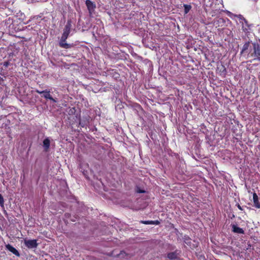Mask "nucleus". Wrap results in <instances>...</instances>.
Masks as SVG:
<instances>
[{
    "instance_id": "obj_1",
    "label": "nucleus",
    "mask_w": 260,
    "mask_h": 260,
    "mask_svg": "<svg viewBox=\"0 0 260 260\" xmlns=\"http://www.w3.org/2000/svg\"><path fill=\"white\" fill-rule=\"evenodd\" d=\"M241 54L247 55V58L260 61V44L257 42H247L243 45Z\"/></svg>"
},
{
    "instance_id": "obj_2",
    "label": "nucleus",
    "mask_w": 260,
    "mask_h": 260,
    "mask_svg": "<svg viewBox=\"0 0 260 260\" xmlns=\"http://www.w3.org/2000/svg\"><path fill=\"white\" fill-rule=\"evenodd\" d=\"M72 27V22L71 20H69L64 28L63 34L60 40H66L70 33Z\"/></svg>"
},
{
    "instance_id": "obj_3",
    "label": "nucleus",
    "mask_w": 260,
    "mask_h": 260,
    "mask_svg": "<svg viewBox=\"0 0 260 260\" xmlns=\"http://www.w3.org/2000/svg\"><path fill=\"white\" fill-rule=\"evenodd\" d=\"M35 91H36V92H37V93H38L39 94H43V96L44 98H45L46 99H49L54 103L57 102V101L56 100H55L54 99H53L50 95V91L49 90H43V91H40L38 89H36Z\"/></svg>"
},
{
    "instance_id": "obj_4",
    "label": "nucleus",
    "mask_w": 260,
    "mask_h": 260,
    "mask_svg": "<svg viewBox=\"0 0 260 260\" xmlns=\"http://www.w3.org/2000/svg\"><path fill=\"white\" fill-rule=\"evenodd\" d=\"M24 244L29 249L35 248L38 246L37 240H24Z\"/></svg>"
},
{
    "instance_id": "obj_5",
    "label": "nucleus",
    "mask_w": 260,
    "mask_h": 260,
    "mask_svg": "<svg viewBox=\"0 0 260 260\" xmlns=\"http://www.w3.org/2000/svg\"><path fill=\"white\" fill-rule=\"evenodd\" d=\"M66 40H60L59 42V45L61 48L64 49H69L74 46L73 44H68L66 42Z\"/></svg>"
},
{
    "instance_id": "obj_6",
    "label": "nucleus",
    "mask_w": 260,
    "mask_h": 260,
    "mask_svg": "<svg viewBox=\"0 0 260 260\" xmlns=\"http://www.w3.org/2000/svg\"><path fill=\"white\" fill-rule=\"evenodd\" d=\"M85 4L90 13L94 10L95 5L90 0H86Z\"/></svg>"
},
{
    "instance_id": "obj_7",
    "label": "nucleus",
    "mask_w": 260,
    "mask_h": 260,
    "mask_svg": "<svg viewBox=\"0 0 260 260\" xmlns=\"http://www.w3.org/2000/svg\"><path fill=\"white\" fill-rule=\"evenodd\" d=\"M258 197L255 192L253 193V201L254 204V206L257 208L260 209V202L258 201Z\"/></svg>"
},
{
    "instance_id": "obj_8",
    "label": "nucleus",
    "mask_w": 260,
    "mask_h": 260,
    "mask_svg": "<svg viewBox=\"0 0 260 260\" xmlns=\"http://www.w3.org/2000/svg\"><path fill=\"white\" fill-rule=\"evenodd\" d=\"M7 248L10 251H11L12 253H13L15 255H16L17 256H20V254H19V252H18V251L15 248L13 247L12 246L8 244L7 246Z\"/></svg>"
},
{
    "instance_id": "obj_9",
    "label": "nucleus",
    "mask_w": 260,
    "mask_h": 260,
    "mask_svg": "<svg viewBox=\"0 0 260 260\" xmlns=\"http://www.w3.org/2000/svg\"><path fill=\"white\" fill-rule=\"evenodd\" d=\"M141 223H144L145 224H151V225H158L159 223L158 220H141L140 221Z\"/></svg>"
},
{
    "instance_id": "obj_10",
    "label": "nucleus",
    "mask_w": 260,
    "mask_h": 260,
    "mask_svg": "<svg viewBox=\"0 0 260 260\" xmlns=\"http://www.w3.org/2000/svg\"><path fill=\"white\" fill-rule=\"evenodd\" d=\"M40 232L46 238H50L51 236L50 232L47 231L45 229H40Z\"/></svg>"
},
{
    "instance_id": "obj_11",
    "label": "nucleus",
    "mask_w": 260,
    "mask_h": 260,
    "mask_svg": "<svg viewBox=\"0 0 260 260\" xmlns=\"http://www.w3.org/2000/svg\"><path fill=\"white\" fill-rule=\"evenodd\" d=\"M50 140L47 138L44 139L43 141V146L44 147L46 150H47L50 146Z\"/></svg>"
},
{
    "instance_id": "obj_12",
    "label": "nucleus",
    "mask_w": 260,
    "mask_h": 260,
    "mask_svg": "<svg viewBox=\"0 0 260 260\" xmlns=\"http://www.w3.org/2000/svg\"><path fill=\"white\" fill-rule=\"evenodd\" d=\"M217 69H218V70H219L221 75H223V76L225 75L226 69H225V67L223 65L221 64L220 66L217 67Z\"/></svg>"
},
{
    "instance_id": "obj_13",
    "label": "nucleus",
    "mask_w": 260,
    "mask_h": 260,
    "mask_svg": "<svg viewBox=\"0 0 260 260\" xmlns=\"http://www.w3.org/2000/svg\"><path fill=\"white\" fill-rule=\"evenodd\" d=\"M168 257L170 259H175L177 257L176 252H170L168 254Z\"/></svg>"
},
{
    "instance_id": "obj_14",
    "label": "nucleus",
    "mask_w": 260,
    "mask_h": 260,
    "mask_svg": "<svg viewBox=\"0 0 260 260\" xmlns=\"http://www.w3.org/2000/svg\"><path fill=\"white\" fill-rule=\"evenodd\" d=\"M184 13L185 14H187L191 9V7L189 5H184Z\"/></svg>"
},
{
    "instance_id": "obj_15",
    "label": "nucleus",
    "mask_w": 260,
    "mask_h": 260,
    "mask_svg": "<svg viewBox=\"0 0 260 260\" xmlns=\"http://www.w3.org/2000/svg\"><path fill=\"white\" fill-rule=\"evenodd\" d=\"M232 231L235 233L244 234L243 229H233Z\"/></svg>"
},
{
    "instance_id": "obj_16",
    "label": "nucleus",
    "mask_w": 260,
    "mask_h": 260,
    "mask_svg": "<svg viewBox=\"0 0 260 260\" xmlns=\"http://www.w3.org/2000/svg\"><path fill=\"white\" fill-rule=\"evenodd\" d=\"M0 205L2 207L4 206V200L1 194H0Z\"/></svg>"
},
{
    "instance_id": "obj_17",
    "label": "nucleus",
    "mask_w": 260,
    "mask_h": 260,
    "mask_svg": "<svg viewBox=\"0 0 260 260\" xmlns=\"http://www.w3.org/2000/svg\"><path fill=\"white\" fill-rule=\"evenodd\" d=\"M124 255H126V254L123 251H121L120 253L118 254V256L120 257H124Z\"/></svg>"
},
{
    "instance_id": "obj_18",
    "label": "nucleus",
    "mask_w": 260,
    "mask_h": 260,
    "mask_svg": "<svg viewBox=\"0 0 260 260\" xmlns=\"http://www.w3.org/2000/svg\"><path fill=\"white\" fill-rule=\"evenodd\" d=\"M10 64V62L9 61H5L3 63V66L5 67V68H7L8 67V66Z\"/></svg>"
},
{
    "instance_id": "obj_19",
    "label": "nucleus",
    "mask_w": 260,
    "mask_h": 260,
    "mask_svg": "<svg viewBox=\"0 0 260 260\" xmlns=\"http://www.w3.org/2000/svg\"><path fill=\"white\" fill-rule=\"evenodd\" d=\"M238 208L240 210H243V209L242 208L241 206L240 205H238Z\"/></svg>"
},
{
    "instance_id": "obj_20",
    "label": "nucleus",
    "mask_w": 260,
    "mask_h": 260,
    "mask_svg": "<svg viewBox=\"0 0 260 260\" xmlns=\"http://www.w3.org/2000/svg\"><path fill=\"white\" fill-rule=\"evenodd\" d=\"M138 192H139V193H142V192H145V191H144V190H140H140H139L138 191Z\"/></svg>"
},
{
    "instance_id": "obj_21",
    "label": "nucleus",
    "mask_w": 260,
    "mask_h": 260,
    "mask_svg": "<svg viewBox=\"0 0 260 260\" xmlns=\"http://www.w3.org/2000/svg\"><path fill=\"white\" fill-rule=\"evenodd\" d=\"M0 80H1V81H3V78H2L1 77H0Z\"/></svg>"
},
{
    "instance_id": "obj_22",
    "label": "nucleus",
    "mask_w": 260,
    "mask_h": 260,
    "mask_svg": "<svg viewBox=\"0 0 260 260\" xmlns=\"http://www.w3.org/2000/svg\"><path fill=\"white\" fill-rule=\"evenodd\" d=\"M233 228H237V227L235 225H233Z\"/></svg>"
}]
</instances>
